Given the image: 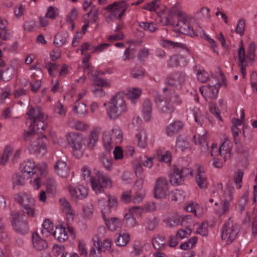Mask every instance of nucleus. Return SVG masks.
Here are the masks:
<instances>
[{
  "instance_id": "nucleus-29",
  "label": "nucleus",
  "mask_w": 257,
  "mask_h": 257,
  "mask_svg": "<svg viewBox=\"0 0 257 257\" xmlns=\"http://www.w3.org/2000/svg\"><path fill=\"white\" fill-rule=\"evenodd\" d=\"M170 182L172 185L174 186L180 185L183 183L184 178L180 169L178 167H174L169 176Z\"/></svg>"
},
{
  "instance_id": "nucleus-49",
  "label": "nucleus",
  "mask_w": 257,
  "mask_h": 257,
  "mask_svg": "<svg viewBox=\"0 0 257 257\" xmlns=\"http://www.w3.org/2000/svg\"><path fill=\"white\" fill-rule=\"evenodd\" d=\"M185 193L183 191L176 189L169 193L168 198L171 201H182L185 198Z\"/></svg>"
},
{
  "instance_id": "nucleus-24",
  "label": "nucleus",
  "mask_w": 257,
  "mask_h": 257,
  "mask_svg": "<svg viewBox=\"0 0 257 257\" xmlns=\"http://www.w3.org/2000/svg\"><path fill=\"white\" fill-rule=\"evenodd\" d=\"M231 204L221 200L219 202L215 201L213 208L214 213L219 218L225 217L229 212Z\"/></svg>"
},
{
  "instance_id": "nucleus-50",
  "label": "nucleus",
  "mask_w": 257,
  "mask_h": 257,
  "mask_svg": "<svg viewBox=\"0 0 257 257\" xmlns=\"http://www.w3.org/2000/svg\"><path fill=\"white\" fill-rule=\"evenodd\" d=\"M158 219L154 216L147 217L144 221V225L146 229L149 230H153L158 225Z\"/></svg>"
},
{
  "instance_id": "nucleus-59",
  "label": "nucleus",
  "mask_w": 257,
  "mask_h": 257,
  "mask_svg": "<svg viewBox=\"0 0 257 257\" xmlns=\"http://www.w3.org/2000/svg\"><path fill=\"white\" fill-rule=\"evenodd\" d=\"M96 19L97 18L95 16H94L93 18H91L90 13H88L83 16V22L84 23V24L82 26V31L83 33H84L87 30L89 26V23H95L96 21Z\"/></svg>"
},
{
  "instance_id": "nucleus-11",
  "label": "nucleus",
  "mask_w": 257,
  "mask_h": 257,
  "mask_svg": "<svg viewBox=\"0 0 257 257\" xmlns=\"http://www.w3.org/2000/svg\"><path fill=\"white\" fill-rule=\"evenodd\" d=\"M215 157L220 155L225 161L230 158L232 155V144L228 140H225L219 147L216 143H212L210 151L207 156Z\"/></svg>"
},
{
  "instance_id": "nucleus-8",
  "label": "nucleus",
  "mask_w": 257,
  "mask_h": 257,
  "mask_svg": "<svg viewBox=\"0 0 257 257\" xmlns=\"http://www.w3.org/2000/svg\"><path fill=\"white\" fill-rule=\"evenodd\" d=\"M65 137L73 151L76 152L77 157L81 156L86 147L85 145L86 138L82 135L75 132L67 133ZM75 155H76V154Z\"/></svg>"
},
{
  "instance_id": "nucleus-4",
  "label": "nucleus",
  "mask_w": 257,
  "mask_h": 257,
  "mask_svg": "<svg viewBox=\"0 0 257 257\" xmlns=\"http://www.w3.org/2000/svg\"><path fill=\"white\" fill-rule=\"evenodd\" d=\"M107 116L111 120H116L128 110V107L123 96L117 93L107 102L103 103Z\"/></svg>"
},
{
  "instance_id": "nucleus-13",
  "label": "nucleus",
  "mask_w": 257,
  "mask_h": 257,
  "mask_svg": "<svg viewBox=\"0 0 257 257\" xmlns=\"http://www.w3.org/2000/svg\"><path fill=\"white\" fill-rule=\"evenodd\" d=\"M23 214L20 215L18 211L11 213V222L15 231L21 233H25L29 229L28 222L24 218Z\"/></svg>"
},
{
  "instance_id": "nucleus-57",
  "label": "nucleus",
  "mask_w": 257,
  "mask_h": 257,
  "mask_svg": "<svg viewBox=\"0 0 257 257\" xmlns=\"http://www.w3.org/2000/svg\"><path fill=\"white\" fill-rule=\"evenodd\" d=\"M90 79L93 81V85L94 87H108L110 86V82L107 80H104L94 76H90Z\"/></svg>"
},
{
  "instance_id": "nucleus-22",
  "label": "nucleus",
  "mask_w": 257,
  "mask_h": 257,
  "mask_svg": "<svg viewBox=\"0 0 257 257\" xmlns=\"http://www.w3.org/2000/svg\"><path fill=\"white\" fill-rule=\"evenodd\" d=\"M194 173L196 174L195 181L198 187L202 189H206L208 185V180L204 168L197 166Z\"/></svg>"
},
{
  "instance_id": "nucleus-47",
  "label": "nucleus",
  "mask_w": 257,
  "mask_h": 257,
  "mask_svg": "<svg viewBox=\"0 0 257 257\" xmlns=\"http://www.w3.org/2000/svg\"><path fill=\"white\" fill-rule=\"evenodd\" d=\"M14 68L8 67L6 69H0V80L5 82L11 80L14 76Z\"/></svg>"
},
{
  "instance_id": "nucleus-3",
  "label": "nucleus",
  "mask_w": 257,
  "mask_h": 257,
  "mask_svg": "<svg viewBox=\"0 0 257 257\" xmlns=\"http://www.w3.org/2000/svg\"><path fill=\"white\" fill-rule=\"evenodd\" d=\"M42 131L31 130L24 134V140L30 142L29 150L30 152L40 156L45 155L47 152L46 138L44 136L40 137L39 135Z\"/></svg>"
},
{
  "instance_id": "nucleus-19",
  "label": "nucleus",
  "mask_w": 257,
  "mask_h": 257,
  "mask_svg": "<svg viewBox=\"0 0 257 257\" xmlns=\"http://www.w3.org/2000/svg\"><path fill=\"white\" fill-rule=\"evenodd\" d=\"M55 174L62 178H67L70 174V169L66 162L62 160H57L54 164Z\"/></svg>"
},
{
  "instance_id": "nucleus-55",
  "label": "nucleus",
  "mask_w": 257,
  "mask_h": 257,
  "mask_svg": "<svg viewBox=\"0 0 257 257\" xmlns=\"http://www.w3.org/2000/svg\"><path fill=\"white\" fill-rule=\"evenodd\" d=\"M23 28L25 31L31 32L38 30L39 28V25L36 21L29 20L24 23Z\"/></svg>"
},
{
  "instance_id": "nucleus-9",
  "label": "nucleus",
  "mask_w": 257,
  "mask_h": 257,
  "mask_svg": "<svg viewBox=\"0 0 257 257\" xmlns=\"http://www.w3.org/2000/svg\"><path fill=\"white\" fill-rule=\"evenodd\" d=\"M116 197L112 194H107L100 197L98 199V207L100 209L103 218L109 215L117 206Z\"/></svg>"
},
{
  "instance_id": "nucleus-5",
  "label": "nucleus",
  "mask_w": 257,
  "mask_h": 257,
  "mask_svg": "<svg viewBox=\"0 0 257 257\" xmlns=\"http://www.w3.org/2000/svg\"><path fill=\"white\" fill-rule=\"evenodd\" d=\"M27 115L32 121L30 130L43 131L45 129L44 121L47 118V116L42 111L39 107L29 106Z\"/></svg>"
},
{
  "instance_id": "nucleus-27",
  "label": "nucleus",
  "mask_w": 257,
  "mask_h": 257,
  "mask_svg": "<svg viewBox=\"0 0 257 257\" xmlns=\"http://www.w3.org/2000/svg\"><path fill=\"white\" fill-rule=\"evenodd\" d=\"M93 245L97 250H101L103 252L110 250L111 246L112 241L109 238H106L101 242L100 238L98 237H93Z\"/></svg>"
},
{
  "instance_id": "nucleus-39",
  "label": "nucleus",
  "mask_w": 257,
  "mask_h": 257,
  "mask_svg": "<svg viewBox=\"0 0 257 257\" xmlns=\"http://www.w3.org/2000/svg\"><path fill=\"white\" fill-rule=\"evenodd\" d=\"M73 112L79 117H85L88 114L87 105L85 103H76L73 107Z\"/></svg>"
},
{
  "instance_id": "nucleus-14",
  "label": "nucleus",
  "mask_w": 257,
  "mask_h": 257,
  "mask_svg": "<svg viewBox=\"0 0 257 257\" xmlns=\"http://www.w3.org/2000/svg\"><path fill=\"white\" fill-rule=\"evenodd\" d=\"M169 193V184L165 177H160L156 181L154 196L157 199L166 198Z\"/></svg>"
},
{
  "instance_id": "nucleus-64",
  "label": "nucleus",
  "mask_w": 257,
  "mask_h": 257,
  "mask_svg": "<svg viewBox=\"0 0 257 257\" xmlns=\"http://www.w3.org/2000/svg\"><path fill=\"white\" fill-rule=\"evenodd\" d=\"M139 26L144 30L151 33L154 32L157 29L156 24L153 22L148 23L141 22L139 23Z\"/></svg>"
},
{
  "instance_id": "nucleus-62",
  "label": "nucleus",
  "mask_w": 257,
  "mask_h": 257,
  "mask_svg": "<svg viewBox=\"0 0 257 257\" xmlns=\"http://www.w3.org/2000/svg\"><path fill=\"white\" fill-rule=\"evenodd\" d=\"M143 252L142 242L139 240H135L133 245V250L131 254L132 256L139 255Z\"/></svg>"
},
{
  "instance_id": "nucleus-53",
  "label": "nucleus",
  "mask_w": 257,
  "mask_h": 257,
  "mask_svg": "<svg viewBox=\"0 0 257 257\" xmlns=\"http://www.w3.org/2000/svg\"><path fill=\"white\" fill-rule=\"evenodd\" d=\"M46 191L51 196L54 195L56 193V183L54 179H48L45 184Z\"/></svg>"
},
{
  "instance_id": "nucleus-21",
  "label": "nucleus",
  "mask_w": 257,
  "mask_h": 257,
  "mask_svg": "<svg viewBox=\"0 0 257 257\" xmlns=\"http://www.w3.org/2000/svg\"><path fill=\"white\" fill-rule=\"evenodd\" d=\"M14 199L19 203L22 207L36 205V199L32 196L25 192H19L14 195Z\"/></svg>"
},
{
  "instance_id": "nucleus-60",
  "label": "nucleus",
  "mask_w": 257,
  "mask_h": 257,
  "mask_svg": "<svg viewBox=\"0 0 257 257\" xmlns=\"http://www.w3.org/2000/svg\"><path fill=\"white\" fill-rule=\"evenodd\" d=\"M123 221L126 226L128 228H134L138 225L136 218L134 217V216H130L129 214H125Z\"/></svg>"
},
{
  "instance_id": "nucleus-61",
  "label": "nucleus",
  "mask_w": 257,
  "mask_h": 257,
  "mask_svg": "<svg viewBox=\"0 0 257 257\" xmlns=\"http://www.w3.org/2000/svg\"><path fill=\"white\" fill-rule=\"evenodd\" d=\"M100 161L103 167L108 170H110L112 167V162L111 158L103 154L100 156Z\"/></svg>"
},
{
  "instance_id": "nucleus-45",
  "label": "nucleus",
  "mask_w": 257,
  "mask_h": 257,
  "mask_svg": "<svg viewBox=\"0 0 257 257\" xmlns=\"http://www.w3.org/2000/svg\"><path fill=\"white\" fill-rule=\"evenodd\" d=\"M191 112L194 117V120L198 125H202L205 120L204 112L199 108L194 107L191 109Z\"/></svg>"
},
{
  "instance_id": "nucleus-30",
  "label": "nucleus",
  "mask_w": 257,
  "mask_h": 257,
  "mask_svg": "<svg viewBox=\"0 0 257 257\" xmlns=\"http://www.w3.org/2000/svg\"><path fill=\"white\" fill-rule=\"evenodd\" d=\"M32 238L33 246L36 249L42 250L48 247L47 241L41 238L38 233H33Z\"/></svg>"
},
{
  "instance_id": "nucleus-36",
  "label": "nucleus",
  "mask_w": 257,
  "mask_h": 257,
  "mask_svg": "<svg viewBox=\"0 0 257 257\" xmlns=\"http://www.w3.org/2000/svg\"><path fill=\"white\" fill-rule=\"evenodd\" d=\"M68 125L73 129L84 132L89 128V125L83 121L74 118H70L67 122Z\"/></svg>"
},
{
  "instance_id": "nucleus-56",
  "label": "nucleus",
  "mask_w": 257,
  "mask_h": 257,
  "mask_svg": "<svg viewBox=\"0 0 257 257\" xmlns=\"http://www.w3.org/2000/svg\"><path fill=\"white\" fill-rule=\"evenodd\" d=\"M196 14L197 17L201 20H208L211 17L210 9L206 7L198 10Z\"/></svg>"
},
{
  "instance_id": "nucleus-48",
  "label": "nucleus",
  "mask_w": 257,
  "mask_h": 257,
  "mask_svg": "<svg viewBox=\"0 0 257 257\" xmlns=\"http://www.w3.org/2000/svg\"><path fill=\"white\" fill-rule=\"evenodd\" d=\"M13 152L14 148L12 146H7L1 156V164H6L9 160L10 157H12Z\"/></svg>"
},
{
  "instance_id": "nucleus-23",
  "label": "nucleus",
  "mask_w": 257,
  "mask_h": 257,
  "mask_svg": "<svg viewBox=\"0 0 257 257\" xmlns=\"http://www.w3.org/2000/svg\"><path fill=\"white\" fill-rule=\"evenodd\" d=\"M59 202L62 211L66 216L67 223H72L74 220L75 213L72 208L70 202L65 198H61Z\"/></svg>"
},
{
  "instance_id": "nucleus-37",
  "label": "nucleus",
  "mask_w": 257,
  "mask_h": 257,
  "mask_svg": "<svg viewBox=\"0 0 257 257\" xmlns=\"http://www.w3.org/2000/svg\"><path fill=\"white\" fill-rule=\"evenodd\" d=\"M183 124L181 121H174L170 123L166 129V133L168 136H173L177 134L183 127Z\"/></svg>"
},
{
  "instance_id": "nucleus-18",
  "label": "nucleus",
  "mask_w": 257,
  "mask_h": 257,
  "mask_svg": "<svg viewBox=\"0 0 257 257\" xmlns=\"http://www.w3.org/2000/svg\"><path fill=\"white\" fill-rule=\"evenodd\" d=\"M186 80V75L181 72H177L170 75L166 79L165 83L176 88H181Z\"/></svg>"
},
{
  "instance_id": "nucleus-46",
  "label": "nucleus",
  "mask_w": 257,
  "mask_h": 257,
  "mask_svg": "<svg viewBox=\"0 0 257 257\" xmlns=\"http://www.w3.org/2000/svg\"><path fill=\"white\" fill-rule=\"evenodd\" d=\"M103 219L105 220V224L107 228L111 231H115L121 227V221L117 218L112 217L109 219H107L106 216L105 218Z\"/></svg>"
},
{
  "instance_id": "nucleus-20",
  "label": "nucleus",
  "mask_w": 257,
  "mask_h": 257,
  "mask_svg": "<svg viewBox=\"0 0 257 257\" xmlns=\"http://www.w3.org/2000/svg\"><path fill=\"white\" fill-rule=\"evenodd\" d=\"M207 134L206 130L201 128L198 130L197 134L194 136V143L197 145H200L201 150L203 153H205L208 150Z\"/></svg>"
},
{
  "instance_id": "nucleus-52",
  "label": "nucleus",
  "mask_w": 257,
  "mask_h": 257,
  "mask_svg": "<svg viewBox=\"0 0 257 257\" xmlns=\"http://www.w3.org/2000/svg\"><path fill=\"white\" fill-rule=\"evenodd\" d=\"M102 140L103 145L105 149L107 151L110 150L113 146L112 136L111 132L108 131L104 132Z\"/></svg>"
},
{
  "instance_id": "nucleus-6",
  "label": "nucleus",
  "mask_w": 257,
  "mask_h": 257,
  "mask_svg": "<svg viewBox=\"0 0 257 257\" xmlns=\"http://www.w3.org/2000/svg\"><path fill=\"white\" fill-rule=\"evenodd\" d=\"M255 46L254 43H251L247 50V55H246L243 46L242 42H240L237 50L238 58L239 62L240 71L243 77L246 75V68L248 65V61L250 62L254 60Z\"/></svg>"
},
{
  "instance_id": "nucleus-31",
  "label": "nucleus",
  "mask_w": 257,
  "mask_h": 257,
  "mask_svg": "<svg viewBox=\"0 0 257 257\" xmlns=\"http://www.w3.org/2000/svg\"><path fill=\"white\" fill-rule=\"evenodd\" d=\"M53 236L59 242H64L69 238V235L66 228L62 225L55 227Z\"/></svg>"
},
{
  "instance_id": "nucleus-54",
  "label": "nucleus",
  "mask_w": 257,
  "mask_h": 257,
  "mask_svg": "<svg viewBox=\"0 0 257 257\" xmlns=\"http://www.w3.org/2000/svg\"><path fill=\"white\" fill-rule=\"evenodd\" d=\"M78 15V11L76 8H73L66 16V22L70 24L72 30L74 27V22L77 19Z\"/></svg>"
},
{
  "instance_id": "nucleus-40",
  "label": "nucleus",
  "mask_w": 257,
  "mask_h": 257,
  "mask_svg": "<svg viewBox=\"0 0 257 257\" xmlns=\"http://www.w3.org/2000/svg\"><path fill=\"white\" fill-rule=\"evenodd\" d=\"M115 242L117 246H124L130 241V235L126 232H122L116 233L115 235Z\"/></svg>"
},
{
  "instance_id": "nucleus-25",
  "label": "nucleus",
  "mask_w": 257,
  "mask_h": 257,
  "mask_svg": "<svg viewBox=\"0 0 257 257\" xmlns=\"http://www.w3.org/2000/svg\"><path fill=\"white\" fill-rule=\"evenodd\" d=\"M143 9L149 11L156 12L159 15L160 18L162 17V15L167 13L168 12L166 7L163 6L160 7V2L158 0L153 1L146 4L143 6Z\"/></svg>"
},
{
  "instance_id": "nucleus-26",
  "label": "nucleus",
  "mask_w": 257,
  "mask_h": 257,
  "mask_svg": "<svg viewBox=\"0 0 257 257\" xmlns=\"http://www.w3.org/2000/svg\"><path fill=\"white\" fill-rule=\"evenodd\" d=\"M147 131L144 128L137 130L135 134V140L138 146L142 149H145L148 145V136Z\"/></svg>"
},
{
  "instance_id": "nucleus-38",
  "label": "nucleus",
  "mask_w": 257,
  "mask_h": 257,
  "mask_svg": "<svg viewBox=\"0 0 257 257\" xmlns=\"http://www.w3.org/2000/svg\"><path fill=\"white\" fill-rule=\"evenodd\" d=\"M184 209L188 212H192L198 217H201L204 212V208L195 202L189 203L185 206Z\"/></svg>"
},
{
  "instance_id": "nucleus-17",
  "label": "nucleus",
  "mask_w": 257,
  "mask_h": 257,
  "mask_svg": "<svg viewBox=\"0 0 257 257\" xmlns=\"http://www.w3.org/2000/svg\"><path fill=\"white\" fill-rule=\"evenodd\" d=\"M68 189L72 198L75 201L83 200L88 194V188L81 184L69 185Z\"/></svg>"
},
{
  "instance_id": "nucleus-35",
  "label": "nucleus",
  "mask_w": 257,
  "mask_h": 257,
  "mask_svg": "<svg viewBox=\"0 0 257 257\" xmlns=\"http://www.w3.org/2000/svg\"><path fill=\"white\" fill-rule=\"evenodd\" d=\"M152 103L148 99H145L143 103L142 115L146 121H149L152 118Z\"/></svg>"
},
{
  "instance_id": "nucleus-7",
  "label": "nucleus",
  "mask_w": 257,
  "mask_h": 257,
  "mask_svg": "<svg viewBox=\"0 0 257 257\" xmlns=\"http://www.w3.org/2000/svg\"><path fill=\"white\" fill-rule=\"evenodd\" d=\"M222 80L219 82L216 77L210 78L209 83L207 85L203 86L200 88V91L206 100L209 99L216 98L221 86H226L224 78L223 75H220Z\"/></svg>"
},
{
  "instance_id": "nucleus-32",
  "label": "nucleus",
  "mask_w": 257,
  "mask_h": 257,
  "mask_svg": "<svg viewBox=\"0 0 257 257\" xmlns=\"http://www.w3.org/2000/svg\"><path fill=\"white\" fill-rule=\"evenodd\" d=\"M167 63L168 67L172 68L185 66L187 65V61L186 58L182 55H173L170 57Z\"/></svg>"
},
{
  "instance_id": "nucleus-42",
  "label": "nucleus",
  "mask_w": 257,
  "mask_h": 257,
  "mask_svg": "<svg viewBox=\"0 0 257 257\" xmlns=\"http://www.w3.org/2000/svg\"><path fill=\"white\" fill-rule=\"evenodd\" d=\"M94 213V206L92 203L86 202L82 206V214L84 219H90Z\"/></svg>"
},
{
  "instance_id": "nucleus-10",
  "label": "nucleus",
  "mask_w": 257,
  "mask_h": 257,
  "mask_svg": "<svg viewBox=\"0 0 257 257\" xmlns=\"http://www.w3.org/2000/svg\"><path fill=\"white\" fill-rule=\"evenodd\" d=\"M127 8V5L125 1L114 2L104 8L107 11L105 17L107 21L119 19L124 14Z\"/></svg>"
},
{
  "instance_id": "nucleus-12",
  "label": "nucleus",
  "mask_w": 257,
  "mask_h": 257,
  "mask_svg": "<svg viewBox=\"0 0 257 257\" xmlns=\"http://www.w3.org/2000/svg\"><path fill=\"white\" fill-rule=\"evenodd\" d=\"M239 231L238 226L234 224L230 219L226 222L222 229L221 238L227 244L232 243L236 238Z\"/></svg>"
},
{
  "instance_id": "nucleus-43",
  "label": "nucleus",
  "mask_w": 257,
  "mask_h": 257,
  "mask_svg": "<svg viewBox=\"0 0 257 257\" xmlns=\"http://www.w3.org/2000/svg\"><path fill=\"white\" fill-rule=\"evenodd\" d=\"M141 94V89L137 87H132L127 90L126 95L132 103H136L140 98Z\"/></svg>"
},
{
  "instance_id": "nucleus-58",
  "label": "nucleus",
  "mask_w": 257,
  "mask_h": 257,
  "mask_svg": "<svg viewBox=\"0 0 257 257\" xmlns=\"http://www.w3.org/2000/svg\"><path fill=\"white\" fill-rule=\"evenodd\" d=\"M176 147L182 151H185L190 149L189 144L187 140L182 137H179L177 139Z\"/></svg>"
},
{
  "instance_id": "nucleus-63",
  "label": "nucleus",
  "mask_w": 257,
  "mask_h": 257,
  "mask_svg": "<svg viewBox=\"0 0 257 257\" xmlns=\"http://www.w3.org/2000/svg\"><path fill=\"white\" fill-rule=\"evenodd\" d=\"M164 237L163 236H155L152 240L154 246L157 249H162L165 247Z\"/></svg>"
},
{
  "instance_id": "nucleus-16",
  "label": "nucleus",
  "mask_w": 257,
  "mask_h": 257,
  "mask_svg": "<svg viewBox=\"0 0 257 257\" xmlns=\"http://www.w3.org/2000/svg\"><path fill=\"white\" fill-rule=\"evenodd\" d=\"M195 20L187 15L183 19L178 22L177 26L179 28V31L181 33L189 35L194 36V25Z\"/></svg>"
},
{
  "instance_id": "nucleus-33",
  "label": "nucleus",
  "mask_w": 257,
  "mask_h": 257,
  "mask_svg": "<svg viewBox=\"0 0 257 257\" xmlns=\"http://www.w3.org/2000/svg\"><path fill=\"white\" fill-rule=\"evenodd\" d=\"M101 128L99 127H93L90 131L87 147L90 149H92L98 141Z\"/></svg>"
},
{
  "instance_id": "nucleus-41",
  "label": "nucleus",
  "mask_w": 257,
  "mask_h": 257,
  "mask_svg": "<svg viewBox=\"0 0 257 257\" xmlns=\"http://www.w3.org/2000/svg\"><path fill=\"white\" fill-rule=\"evenodd\" d=\"M155 157L160 162H164L169 165L171 162V153L168 151H162L161 150H157Z\"/></svg>"
},
{
  "instance_id": "nucleus-34",
  "label": "nucleus",
  "mask_w": 257,
  "mask_h": 257,
  "mask_svg": "<svg viewBox=\"0 0 257 257\" xmlns=\"http://www.w3.org/2000/svg\"><path fill=\"white\" fill-rule=\"evenodd\" d=\"M22 172L25 176L31 177L36 173L34 162L32 160L25 161L22 164Z\"/></svg>"
},
{
  "instance_id": "nucleus-51",
  "label": "nucleus",
  "mask_w": 257,
  "mask_h": 257,
  "mask_svg": "<svg viewBox=\"0 0 257 257\" xmlns=\"http://www.w3.org/2000/svg\"><path fill=\"white\" fill-rule=\"evenodd\" d=\"M68 37L66 32H59L55 36L54 43L58 47L62 46L66 43Z\"/></svg>"
},
{
  "instance_id": "nucleus-15",
  "label": "nucleus",
  "mask_w": 257,
  "mask_h": 257,
  "mask_svg": "<svg viewBox=\"0 0 257 257\" xmlns=\"http://www.w3.org/2000/svg\"><path fill=\"white\" fill-rule=\"evenodd\" d=\"M168 17H163L162 15L160 22L163 25L168 26L172 24L171 19L174 16L178 18V22L183 19L187 15L181 10L180 5L176 4L174 5L169 11Z\"/></svg>"
},
{
  "instance_id": "nucleus-1",
  "label": "nucleus",
  "mask_w": 257,
  "mask_h": 257,
  "mask_svg": "<svg viewBox=\"0 0 257 257\" xmlns=\"http://www.w3.org/2000/svg\"><path fill=\"white\" fill-rule=\"evenodd\" d=\"M80 176L82 180L90 181L92 189L96 193L103 192L104 187L112 186V181L108 175L96 171L95 175L91 176L90 168L85 165L82 166L81 169Z\"/></svg>"
},
{
  "instance_id": "nucleus-44",
  "label": "nucleus",
  "mask_w": 257,
  "mask_h": 257,
  "mask_svg": "<svg viewBox=\"0 0 257 257\" xmlns=\"http://www.w3.org/2000/svg\"><path fill=\"white\" fill-rule=\"evenodd\" d=\"M54 225L50 219H45L42 224V234L46 237L53 235Z\"/></svg>"
},
{
  "instance_id": "nucleus-2",
  "label": "nucleus",
  "mask_w": 257,
  "mask_h": 257,
  "mask_svg": "<svg viewBox=\"0 0 257 257\" xmlns=\"http://www.w3.org/2000/svg\"><path fill=\"white\" fill-rule=\"evenodd\" d=\"M163 91L166 95L165 97L156 91H153L152 95L155 102L161 113H172L174 111L175 109L174 106L169 102L168 100L169 99L173 103L180 104L182 102L181 99L173 90H169L167 87L163 88Z\"/></svg>"
},
{
  "instance_id": "nucleus-28",
  "label": "nucleus",
  "mask_w": 257,
  "mask_h": 257,
  "mask_svg": "<svg viewBox=\"0 0 257 257\" xmlns=\"http://www.w3.org/2000/svg\"><path fill=\"white\" fill-rule=\"evenodd\" d=\"M234 187L227 185L219 193L220 200L231 204L233 199Z\"/></svg>"
}]
</instances>
